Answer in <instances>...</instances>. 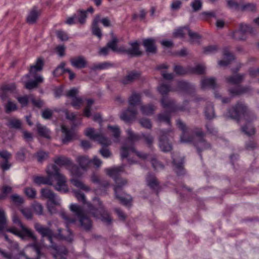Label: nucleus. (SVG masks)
<instances>
[{
    "label": "nucleus",
    "mask_w": 259,
    "mask_h": 259,
    "mask_svg": "<svg viewBox=\"0 0 259 259\" xmlns=\"http://www.w3.org/2000/svg\"><path fill=\"white\" fill-rule=\"evenodd\" d=\"M0 157L3 159L0 161V168L4 171L9 169L12 166L10 162L12 158L11 153L7 150L0 151Z\"/></svg>",
    "instance_id": "7"
},
{
    "label": "nucleus",
    "mask_w": 259,
    "mask_h": 259,
    "mask_svg": "<svg viewBox=\"0 0 259 259\" xmlns=\"http://www.w3.org/2000/svg\"><path fill=\"white\" fill-rule=\"evenodd\" d=\"M100 16L97 15L93 21L92 24V32L94 35L97 36L99 38L102 37V32L100 29L98 27V23L100 21Z\"/></svg>",
    "instance_id": "22"
},
{
    "label": "nucleus",
    "mask_w": 259,
    "mask_h": 259,
    "mask_svg": "<svg viewBox=\"0 0 259 259\" xmlns=\"http://www.w3.org/2000/svg\"><path fill=\"white\" fill-rule=\"evenodd\" d=\"M244 79L242 74H235L226 77V81L229 85H237L241 83Z\"/></svg>",
    "instance_id": "16"
},
{
    "label": "nucleus",
    "mask_w": 259,
    "mask_h": 259,
    "mask_svg": "<svg viewBox=\"0 0 259 259\" xmlns=\"http://www.w3.org/2000/svg\"><path fill=\"white\" fill-rule=\"evenodd\" d=\"M109 66V64L107 63H103L97 64H94L91 67V69L93 70H102L105 69Z\"/></svg>",
    "instance_id": "54"
},
{
    "label": "nucleus",
    "mask_w": 259,
    "mask_h": 259,
    "mask_svg": "<svg viewBox=\"0 0 259 259\" xmlns=\"http://www.w3.org/2000/svg\"><path fill=\"white\" fill-rule=\"evenodd\" d=\"M46 173L47 177L34 176L33 177V182L40 185H53L52 179L53 178L57 181L55 186V189L57 191H62L64 190L65 186V180L63 176L59 173V169L54 164H50L46 168Z\"/></svg>",
    "instance_id": "1"
},
{
    "label": "nucleus",
    "mask_w": 259,
    "mask_h": 259,
    "mask_svg": "<svg viewBox=\"0 0 259 259\" xmlns=\"http://www.w3.org/2000/svg\"><path fill=\"white\" fill-rule=\"evenodd\" d=\"M131 47L123 52H126L128 54L134 56H139L142 54V52L139 49V45L137 42H132L130 44Z\"/></svg>",
    "instance_id": "15"
},
{
    "label": "nucleus",
    "mask_w": 259,
    "mask_h": 259,
    "mask_svg": "<svg viewBox=\"0 0 259 259\" xmlns=\"http://www.w3.org/2000/svg\"><path fill=\"white\" fill-rule=\"evenodd\" d=\"M177 125L183 132L180 139L181 142L187 143L191 141L192 140V138L188 137V134L186 132L187 128L185 125L180 120L177 121Z\"/></svg>",
    "instance_id": "14"
},
{
    "label": "nucleus",
    "mask_w": 259,
    "mask_h": 259,
    "mask_svg": "<svg viewBox=\"0 0 259 259\" xmlns=\"http://www.w3.org/2000/svg\"><path fill=\"white\" fill-rule=\"evenodd\" d=\"M194 11H198L201 9L202 3L201 0H194L191 4Z\"/></svg>",
    "instance_id": "51"
},
{
    "label": "nucleus",
    "mask_w": 259,
    "mask_h": 259,
    "mask_svg": "<svg viewBox=\"0 0 259 259\" xmlns=\"http://www.w3.org/2000/svg\"><path fill=\"white\" fill-rule=\"evenodd\" d=\"M17 109V106L16 104L11 102V101H9L7 104L6 105V112L7 113H9L12 111H15Z\"/></svg>",
    "instance_id": "44"
},
{
    "label": "nucleus",
    "mask_w": 259,
    "mask_h": 259,
    "mask_svg": "<svg viewBox=\"0 0 259 259\" xmlns=\"http://www.w3.org/2000/svg\"><path fill=\"white\" fill-rule=\"evenodd\" d=\"M161 102L164 108L169 109L171 111H176L178 110H181L180 108H178L176 107L174 101L169 100L166 98L163 97Z\"/></svg>",
    "instance_id": "20"
},
{
    "label": "nucleus",
    "mask_w": 259,
    "mask_h": 259,
    "mask_svg": "<svg viewBox=\"0 0 259 259\" xmlns=\"http://www.w3.org/2000/svg\"><path fill=\"white\" fill-rule=\"evenodd\" d=\"M54 161L55 162V164H54L57 166V167L59 169V171H60V169L57 166V165L59 166H61L62 165H65V158L63 156L56 157L54 159Z\"/></svg>",
    "instance_id": "52"
},
{
    "label": "nucleus",
    "mask_w": 259,
    "mask_h": 259,
    "mask_svg": "<svg viewBox=\"0 0 259 259\" xmlns=\"http://www.w3.org/2000/svg\"><path fill=\"white\" fill-rule=\"evenodd\" d=\"M232 118L248 120L254 115L244 104L238 103L230 111Z\"/></svg>",
    "instance_id": "4"
},
{
    "label": "nucleus",
    "mask_w": 259,
    "mask_h": 259,
    "mask_svg": "<svg viewBox=\"0 0 259 259\" xmlns=\"http://www.w3.org/2000/svg\"><path fill=\"white\" fill-rule=\"evenodd\" d=\"M34 80L25 82V87L28 90H32L37 87L39 83L43 82L44 79L41 76H33Z\"/></svg>",
    "instance_id": "17"
},
{
    "label": "nucleus",
    "mask_w": 259,
    "mask_h": 259,
    "mask_svg": "<svg viewBox=\"0 0 259 259\" xmlns=\"http://www.w3.org/2000/svg\"><path fill=\"white\" fill-rule=\"evenodd\" d=\"M76 135L73 131H67L66 129V142H70L76 138Z\"/></svg>",
    "instance_id": "53"
},
{
    "label": "nucleus",
    "mask_w": 259,
    "mask_h": 259,
    "mask_svg": "<svg viewBox=\"0 0 259 259\" xmlns=\"http://www.w3.org/2000/svg\"><path fill=\"white\" fill-rule=\"evenodd\" d=\"M228 6L232 9L240 11L241 7V1L237 0H226Z\"/></svg>",
    "instance_id": "33"
},
{
    "label": "nucleus",
    "mask_w": 259,
    "mask_h": 259,
    "mask_svg": "<svg viewBox=\"0 0 259 259\" xmlns=\"http://www.w3.org/2000/svg\"><path fill=\"white\" fill-rule=\"evenodd\" d=\"M188 34L190 37V42L192 44H196L199 42V40L201 38L200 35L196 32L192 31L189 29Z\"/></svg>",
    "instance_id": "35"
},
{
    "label": "nucleus",
    "mask_w": 259,
    "mask_h": 259,
    "mask_svg": "<svg viewBox=\"0 0 259 259\" xmlns=\"http://www.w3.org/2000/svg\"><path fill=\"white\" fill-rule=\"evenodd\" d=\"M77 161L79 167L73 164L70 160L66 159V168L68 169L73 175L80 177L83 174L81 169L83 171L86 170L91 162V160L87 156H79L77 158Z\"/></svg>",
    "instance_id": "2"
},
{
    "label": "nucleus",
    "mask_w": 259,
    "mask_h": 259,
    "mask_svg": "<svg viewBox=\"0 0 259 259\" xmlns=\"http://www.w3.org/2000/svg\"><path fill=\"white\" fill-rule=\"evenodd\" d=\"M256 10L255 5L252 3H247L245 4H241L240 11H255Z\"/></svg>",
    "instance_id": "32"
},
{
    "label": "nucleus",
    "mask_w": 259,
    "mask_h": 259,
    "mask_svg": "<svg viewBox=\"0 0 259 259\" xmlns=\"http://www.w3.org/2000/svg\"><path fill=\"white\" fill-rule=\"evenodd\" d=\"M17 100L22 107L26 106L28 103V98L27 96L19 97L17 98Z\"/></svg>",
    "instance_id": "62"
},
{
    "label": "nucleus",
    "mask_w": 259,
    "mask_h": 259,
    "mask_svg": "<svg viewBox=\"0 0 259 259\" xmlns=\"http://www.w3.org/2000/svg\"><path fill=\"white\" fill-rule=\"evenodd\" d=\"M41 196L48 199L55 206L60 205V200L56 197L55 193L48 188H43L40 191Z\"/></svg>",
    "instance_id": "8"
},
{
    "label": "nucleus",
    "mask_w": 259,
    "mask_h": 259,
    "mask_svg": "<svg viewBox=\"0 0 259 259\" xmlns=\"http://www.w3.org/2000/svg\"><path fill=\"white\" fill-rule=\"evenodd\" d=\"M158 90L160 94L163 96L166 95L171 91L170 88L168 85L164 84H162L160 85L158 87Z\"/></svg>",
    "instance_id": "48"
},
{
    "label": "nucleus",
    "mask_w": 259,
    "mask_h": 259,
    "mask_svg": "<svg viewBox=\"0 0 259 259\" xmlns=\"http://www.w3.org/2000/svg\"><path fill=\"white\" fill-rule=\"evenodd\" d=\"M116 185L114 187V191L116 197L120 201V203L125 205H129L132 201L130 196L124 194V196L120 195V193L122 190V187L127 183L125 180H116Z\"/></svg>",
    "instance_id": "5"
},
{
    "label": "nucleus",
    "mask_w": 259,
    "mask_h": 259,
    "mask_svg": "<svg viewBox=\"0 0 259 259\" xmlns=\"http://www.w3.org/2000/svg\"><path fill=\"white\" fill-rule=\"evenodd\" d=\"M39 13L35 8H33L28 14L26 21L29 24H33L35 23L38 17Z\"/></svg>",
    "instance_id": "24"
},
{
    "label": "nucleus",
    "mask_w": 259,
    "mask_h": 259,
    "mask_svg": "<svg viewBox=\"0 0 259 259\" xmlns=\"http://www.w3.org/2000/svg\"><path fill=\"white\" fill-rule=\"evenodd\" d=\"M71 182L74 186L80 188V189H82L86 192H88L91 190L90 188L88 186L83 184L82 182H81L79 179H72L71 180Z\"/></svg>",
    "instance_id": "28"
},
{
    "label": "nucleus",
    "mask_w": 259,
    "mask_h": 259,
    "mask_svg": "<svg viewBox=\"0 0 259 259\" xmlns=\"http://www.w3.org/2000/svg\"><path fill=\"white\" fill-rule=\"evenodd\" d=\"M71 64L77 68H84L87 64V61L82 56L72 57L70 60Z\"/></svg>",
    "instance_id": "9"
},
{
    "label": "nucleus",
    "mask_w": 259,
    "mask_h": 259,
    "mask_svg": "<svg viewBox=\"0 0 259 259\" xmlns=\"http://www.w3.org/2000/svg\"><path fill=\"white\" fill-rule=\"evenodd\" d=\"M78 12L79 14V16L78 18V21L80 24H83L85 23V19L87 17V12H85V11H83V10H79L78 11Z\"/></svg>",
    "instance_id": "58"
},
{
    "label": "nucleus",
    "mask_w": 259,
    "mask_h": 259,
    "mask_svg": "<svg viewBox=\"0 0 259 259\" xmlns=\"http://www.w3.org/2000/svg\"><path fill=\"white\" fill-rule=\"evenodd\" d=\"M70 209L74 212L79 219L80 225L83 229L89 230L92 226L91 220L83 213L81 208L78 205L72 204L70 206Z\"/></svg>",
    "instance_id": "6"
},
{
    "label": "nucleus",
    "mask_w": 259,
    "mask_h": 259,
    "mask_svg": "<svg viewBox=\"0 0 259 259\" xmlns=\"http://www.w3.org/2000/svg\"><path fill=\"white\" fill-rule=\"evenodd\" d=\"M254 118V116L253 117L249 119L248 120H245L246 123L242 127V131L246 135L251 136L254 135L255 133V128L252 125L251 121Z\"/></svg>",
    "instance_id": "18"
},
{
    "label": "nucleus",
    "mask_w": 259,
    "mask_h": 259,
    "mask_svg": "<svg viewBox=\"0 0 259 259\" xmlns=\"http://www.w3.org/2000/svg\"><path fill=\"white\" fill-rule=\"evenodd\" d=\"M166 133H163L160 138V147L164 152H168L171 149V145L165 140Z\"/></svg>",
    "instance_id": "23"
},
{
    "label": "nucleus",
    "mask_w": 259,
    "mask_h": 259,
    "mask_svg": "<svg viewBox=\"0 0 259 259\" xmlns=\"http://www.w3.org/2000/svg\"><path fill=\"white\" fill-rule=\"evenodd\" d=\"M65 72V63L62 62L53 72L55 76H59Z\"/></svg>",
    "instance_id": "38"
},
{
    "label": "nucleus",
    "mask_w": 259,
    "mask_h": 259,
    "mask_svg": "<svg viewBox=\"0 0 259 259\" xmlns=\"http://www.w3.org/2000/svg\"><path fill=\"white\" fill-rule=\"evenodd\" d=\"M2 90L8 92H13L16 89V84L14 83L5 84L2 88Z\"/></svg>",
    "instance_id": "57"
},
{
    "label": "nucleus",
    "mask_w": 259,
    "mask_h": 259,
    "mask_svg": "<svg viewBox=\"0 0 259 259\" xmlns=\"http://www.w3.org/2000/svg\"><path fill=\"white\" fill-rule=\"evenodd\" d=\"M8 125L12 128H20L21 126V122L18 119H12L9 120Z\"/></svg>",
    "instance_id": "47"
},
{
    "label": "nucleus",
    "mask_w": 259,
    "mask_h": 259,
    "mask_svg": "<svg viewBox=\"0 0 259 259\" xmlns=\"http://www.w3.org/2000/svg\"><path fill=\"white\" fill-rule=\"evenodd\" d=\"M147 182L148 185L153 189L158 188L159 183L157 179L153 175H149L147 177Z\"/></svg>",
    "instance_id": "25"
},
{
    "label": "nucleus",
    "mask_w": 259,
    "mask_h": 259,
    "mask_svg": "<svg viewBox=\"0 0 259 259\" xmlns=\"http://www.w3.org/2000/svg\"><path fill=\"white\" fill-rule=\"evenodd\" d=\"M96 140H97L101 144L104 146H108L111 144L110 140L100 135H99Z\"/></svg>",
    "instance_id": "63"
},
{
    "label": "nucleus",
    "mask_w": 259,
    "mask_h": 259,
    "mask_svg": "<svg viewBox=\"0 0 259 259\" xmlns=\"http://www.w3.org/2000/svg\"><path fill=\"white\" fill-rule=\"evenodd\" d=\"M108 128L110 130L111 135L115 138L118 139L120 135V131L117 126H108Z\"/></svg>",
    "instance_id": "39"
},
{
    "label": "nucleus",
    "mask_w": 259,
    "mask_h": 259,
    "mask_svg": "<svg viewBox=\"0 0 259 259\" xmlns=\"http://www.w3.org/2000/svg\"><path fill=\"white\" fill-rule=\"evenodd\" d=\"M23 215L27 219H31L32 217V213L31 210L29 208H25L20 210Z\"/></svg>",
    "instance_id": "60"
},
{
    "label": "nucleus",
    "mask_w": 259,
    "mask_h": 259,
    "mask_svg": "<svg viewBox=\"0 0 259 259\" xmlns=\"http://www.w3.org/2000/svg\"><path fill=\"white\" fill-rule=\"evenodd\" d=\"M205 67L202 65H198L195 66V68H193V72L201 74H203L205 72Z\"/></svg>",
    "instance_id": "59"
},
{
    "label": "nucleus",
    "mask_w": 259,
    "mask_h": 259,
    "mask_svg": "<svg viewBox=\"0 0 259 259\" xmlns=\"http://www.w3.org/2000/svg\"><path fill=\"white\" fill-rule=\"evenodd\" d=\"M137 114V111L135 109H131L130 107L128 109L123 112L120 116L122 120L125 122H128L134 119Z\"/></svg>",
    "instance_id": "13"
},
{
    "label": "nucleus",
    "mask_w": 259,
    "mask_h": 259,
    "mask_svg": "<svg viewBox=\"0 0 259 259\" xmlns=\"http://www.w3.org/2000/svg\"><path fill=\"white\" fill-rule=\"evenodd\" d=\"M34 228L36 231H37L42 238L47 237L50 242L51 246L57 250V246L54 244L53 242V238H56L58 240H62L63 239V236L61 234L62 230L59 229L58 230V233L54 234L53 231L48 227H44L39 223H36L34 225Z\"/></svg>",
    "instance_id": "3"
},
{
    "label": "nucleus",
    "mask_w": 259,
    "mask_h": 259,
    "mask_svg": "<svg viewBox=\"0 0 259 259\" xmlns=\"http://www.w3.org/2000/svg\"><path fill=\"white\" fill-rule=\"evenodd\" d=\"M140 123L141 125L145 128H151L152 124L150 120L146 118L142 119L140 120Z\"/></svg>",
    "instance_id": "64"
},
{
    "label": "nucleus",
    "mask_w": 259,
    "mask_h": 259,
    "mask_svg": "<svg viewBox=\"0 0 259 259\" xmlns=\"http://www.w3.org/2000/svg\"><path fill=\"white\" fill-rule=\"evenodd\" d=\"M140 99L141 97L139 94L135 93H133L128 99L130 108L139 104L140 102Z\"/></svg>",
    "instance_id": "29"
},
{
    "label": "nucleus",
    "mask_w": 259,
    "mask_h": 259,
    "mask_svg": "<svg viewBox=\"0 0 259 259\" xmlns=\"http://www.w3.org/2000/svg\"><path fill=\"white\" fill-rule=\"evenodd\" d=\"M70 100L71 105L76 109L79 108L82 104V100L79 97L73 98Z\"/></svg>",
    "instance_id": "46"
},
{
    "label": "nucleus",
    "mask_w": 259,
    "mask_h": 259,
    "mask_svg": "<svg viewBox=\"0 0 259 259\" xmlns=\"http://www.w3.org/2000/svg\"><path fill=\"white\" fill-rule=\"evenodd\" d=\"M155 41L152 38H148L143 40V45L146 51L149 53H155L156 51V48L155 45Z\"/></svg>",
    "instance_id": "19"
},
{
    "label": "nucleus",
    "mask_w": 259,
    "mask_h": 259,
    "mask_svg": "<svg viewBox=\"0 0 259 259\" xmlns=\"http://www.w3.org/2000/svg\"><path fill=\"white\" fill-rule=\"evenodd\" d=\"M35 157L38 162H41L48 157V153L44 151H39L35 154Z\"/></svg>",
    "instance_id": "45"
},
{
    "label": "nucleus",
    "mask_w": 259,
    "mask_h": 259,
    "mask_svg": "<svg viewBox=\"0 0 259 259\" xmlns=\"http://www.w3.org/2000/svg\"><path fill=\"white\" fill-rule=\"evenodd\" d=\"M128 138L132 141H136L139 140L140 137L138 135L135 134L131 129H128L126 131Z\"/></svg>",
    "instance_id": "56"
},
{
    "label": "nucleus",
    "mask_w": 259,
    "mask_h": 259,
    "mask_svg": "<svg viewBox=\"0 0 259 259\" xmlns=\"http://www.w3.org/2000/svg\"><path fill=\"white\" fill-rule=\"evenodd\" d=\"M25 195L29 198H34L36 195V191L34 188L31 187H27L24 189Z\"/></svg>",
    "instance_id": "40"
},
{
    "label": "nucleus",
    "mask_w": 259,
    "mask_h": 259,
    "mask_svg": "<svg viewBox=\"0 0 259 259\" xmlns=\"http://www.w3.org/2000/svg\"><path fill=\"white\" fill-rule=\"evenodd\" d=\"M140 76V73L138 72H130L122 78L121 82L124 84H130L138 79Z\"/></svg>",
    "instance_id": "11"
},
{
    "label": "nucleus",
    "mask_w": 259,
    "mask_h": 259,
    "mask_svg": "<svg viewBox=\"0 0 259 259\" xmlns=\"http://www.w3.org/2000/svg\"><path fill=\"white\" fill-rule=\"evenodd\" d=\"M155 107L152 105H142L141 106V110L144 115H150L153 113L155 110Z\"/></svg>",
    "instance_id": "34"
},
{
    "label": "nucleus",
    "mask_w": 259,
    "mask_h": 259,
    "mask_svg": "<svg viewBox=\"0 0 259 259\" xmlns=\"http://www.w3.org/2000/svg\"><path fill=\"white\" fill-rule=\"evenodd\" d=\"M189 28L186 27H180L176 29L173 32V35L175 37H183L188 33Z\"/></svg>",
    "instance_id": "31"
},
{
    "label": "nucleus",
    "mask_w": 259,
    "mask_h": 259,
    "mask_svg": "<svg viewBox=\"0 0 259 259\" xmlns=\"http://www.w3.org/2000/svg\"><path fill=\"white\" fill-rule=\"evenodd\" d=\"M232 37L238 40H244L246 38L245 34L243 31H240L239 29L234 31L232 34Z\"/></svg>",
    "instance_id": "36"
},
{
    "label": "nucleus",
    "mask_w": 259,
    "mask_h": 259,
    "mask_svg": "<svg viewBox=\"0 0 259 259\" xmlns=\"http://www.w3.org/2000/svg\"><path fill=\"white\" fill-rule=\"evenodd\" d=\"M53 112L50 109H46L44 110L41 113L42 117L45 119H49L53 116Z\"/></svg>",
    "instance_id": "55"
},
{
    "label": "nucleus",
    "mask_w": 259,
    "mask_h": 259,
    "mask_svg": "<svg viewBox=\"0 0 259 259\" xmlns=\"http://www.w3.org/2000/svg\"><path fill=\"white\" fill-rule=\"evenodd\" d=\"M21 228L22 229V231L21 232L22 233V238L25 236H27L31 238L34 241H36V237L30 230L25 228L24 226L21 227Z\"/></svg>",
    "instance_id": "30"
},
{
    "label": "nucleus",
    "mask_w": 259,
    "mask_h": 259,
    "mask_svg": "<svg viewBox=\"0 0 259 259\" xmlns=\"http://www.w3.org/2000/svg\"><path fill=\"white\" fill-rule=\"evenodd\" d=\"M132 151L135 152L136 154L140 158L144 159L147 158V156L146 154L136 151L134 148H127L125 146H122L121 148V156L122 158H126L128 155V152Z\"/></svg>",
    "instance_id": "12"
},
{
    "label": "nucleus",
    "mask_w": 259,
    "mask_h": 259,
    "mask_svg": "<svg viewBox=\"0 0 259 259\" xmlns=\"http://www.w3.org/2000/svg\"><path fill=\"white\" fill-rule=\"evenodd\" d=\"M7 219L4 210L0 208V231L3 230L6 226Z\"/></svg>",
    "instance_id": "37"
},
{
    "label": "nucleus",
    "mask_w": 259,
    "mask_h": 259,
    "mask_svg": "<svg viewBox=\"0 0 259 259\" xmlns=\"http://www.w3.org/2000/svg\"><path fill=\"white\" fill-rule=\"evenodd\" d=\"M201 85L203 88H214L216 85L215 80L213 78H205L201 81Z\"/></svg>",
    "instance_id": "27"
},
{
    "label": "nucleus",
    "mask_w": 259,
    "mask_h": 259,
    "mask_svg": "<svg viewBox=\"0 0 259 259\" xmlns=\"http://www.w3.org/2000/svg\"><path fill=\"white\" fill-rule=\"evenodd\" d=\"M205 114L208 119H211L214 116L213 107L211 105H209L206 108Z\"/></svg>",
    "instance_id": "43"
},
{
    "label": "nucleus",
    "mask_w": 259,
    "mask_h": 259,
    "mask_svg": "<svg viewBox=\"0 0 259 259\" xmlns=\"http://www.w3.org/2000/svg\"><path fill=\"white\" fill-rule=\"evenodd\" d=\"M85 136L89 137L90 139L96 140L99 136V134H96L95 130L92 128H88L84 132Z\"/></svg>",
    "instance_id": "42"
},
{
    "label": "nucleus",
    "mask_w": 259,
    "mask_h": 259,
    "mask_svg": "<svg viewBox=\"0 0 259 259\" xmlns=\"http://www.w3.org/2000/svg\"><path fill=\"white\" fill-rule=\"evenodd\" d=\"M12 201L17 205H20L24 202L23 198L17 194H14L11 196Z\"/></svg>",
    "instance_id": "50"
},
{
    "label": "nucleus",
    "mask_w": 259,
    "mask_h": 259,
    "mask_svg": "<svg viewBox=\"0 0 259 259\" xmlns=\"http://www.w3.org/2000/svg\"><path fill=\"white\" fill-rule=\"evenodd\" d=\"M44 65V61L42 58H38L35 64L32 65L30 67L29 74L32 76H38L36 74V72L42 70Z\"/></svg>",
    "instance_id": "10"
},
{
    "label": "nucleus",
    "mask_w": 259,
    "mask_h": 259,
    "mask_svg": "<svg viewBox=\"0 0 259 259\" xmlns=\"http://www.w3.org/2000/svg\"><path fill=\"white\" fill-rule=\"evenodd\" d=\"M100 218L104 223L109 224L111 222V219L108 212L105 210H102V213Z\"/></svg>",
    "instance_id": "49"
},
{
    "label": "nucleus",
    "mask_w": 259,
    "mask_h": 259,
    "mask_svg": "<svg viewBox=\"0 0 259 259\" xmlns=\"http://www.w3.org/2000/svg\"><path fill=\"white\" fill-rule=\"evenodd\" d=\"M36 127L40 136L48 139L51 138L50 131L46 126L38 123L36 124Z\"/></svg>",
    "instance_id": "21"
},
{
    "label": "nucleus",
    "mask_w": 259,
    "mask_h": 259,
    "mask_svg": "<svg viewBox=\"0 0 259 259\" xmlns=\"http://www.w3.org/2000/svg\"><path fill=\"white\" fill-rule=\"evenodd\" d=\"M118 40L116 38L114 37L112 39V41L107 44L108 48L111 49L114 52H121L125 51V49L122 47L118 48L117 47V43Z\"/></svg>",
    "instance_id": "26"
},
{
    "label": "nucleus",
    "mask_w": 259,
    "mask_h": 259,
    "mask_svg": "<svg viewBox=\"0 0 259 259\" xmlns=\"http://www.w3.org/2000/svg\"><path fill=\"white\" fill-rule=\"evenodd\" d=\"M17 160L23 161L25 159V149H22L16 154Z\"/></svg>",
    "instance_id": "61"
},
{
    "label": "nucleus",
    "mask_w": 259,
    "mask_h": 259,
    "mask_svg": "<svg viewBox=\"0 0 259 259\" xmlns=\"http://www.w3.org/2000/svg\"><path fill=\"white\" fill-rule=\"evenodd\" d=\"M122 170L121 167H116L107 170V174L111 177H116Z\"/></svg>",
    "instance_id": "41"
}]
</instances>
